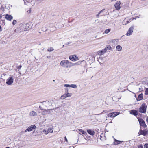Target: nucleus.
I'll return each mask as SVG.
<instances>
[{"label":"nucleus","mask_w":148,"mask_h":148,"mask_svg":"<svg viewBox=\"0 0 148 148\" xmlns=\"http://www.w3.org/2000/svg\"><path fill=\"white\" fill-rule=\"evenodd\" d=\"M41 105L39 106L40 108L42 110H48L52 109V107L51 106L52 104L50 101H45L41 102Z\"/></svg>","instance_id":"obj_1"},{"label":"nucleus","mask_w":148,"mask_h":148,"mask_svg":"<svg viewBox=\"0 0 148 148\" xmlns=\"http://www.w3.org/2000/svg\"><path fill=\"white\" fill-rule=\"evenodd\" d=\"M31 27L29 23H23L20 24L18 29L20 30V32L26 31L29 30Z\"/></svg>","instance_id":"obj_2"},{"label":"nucleus","mask_w":148,"mask_h":148,"mask_svg":"<svg viewBox=\"0 0 148 148\" xmlns=\"http://www.w3.org/2000/svg\"><path fill=\"white\" fill-rule=\"evenodd\" d=\"M76 64V63H73L69 62L68 60H62L60 63V64L62 66L66 68H70Z\"/></svg>","instance_id":"obj_3"},{"label":"nucleus","mask_w":148,"mask_h":148,"mask_svg":"<svg viewBox=\"0 0 148 148\" xmlns=\"http://www.w3.org/2000/svg\"><path fill=\"white\" fill-rule=\"evenodd\" d=\"M147 105L145 103L142 104L141 106L139 108V111L141 113H145L146 112Z\"/></svg>","instance_id":"obj_4"},{"label":"nucleus","mask_w":148,"mask_h":148,"mask_svg":"<svg viewBox=\"0 0 148 148\" xmlns=\"http://www.w3.org/2000/svg\"><path fill=\"white\" fill-rule=\"evenodd\" d=\"M138 119L140 126H142L144 128L146 127L147 126V125H146L144 121L142 118H138Z\"/></svg>","instance_id":"obj_5"},{"label":"nucleus","mask_w":148,"mask_h":148,"mask_svg":"<svg viewBox=\"0 0 148 148\" xmlns=\"http://www.w3.org/2000/svg\"><path fill=\"white\" fill-rule=\"evenodd\" d=\"M148 133V130L146 129L144 130H140L138 134L139 135H142L144 136H146Z\"/></svg>","instance_id":"obj_6"},{"label":"nucleus","mask_w":148,"mask_h":148,"mask_svg":"<svg viewBox=\"0 0 148 148\" xmlns=\"http://www.w3.org/2000/svg\"><path fill=\"white\" fill-rule=\"evenodd\" d=\"M134 29V26H131L129 29L126 34L127 36H130L132 34Z\"/></svg>","instance_id":"obj_7"},{"label":"nucleus","mask_w":148,"mask_h":148,"mask_svg":"<svg viewBox=\"0 0 148 148\" xmlns=\"http://www.w3.org/2000/svg\"><path fill=\"white\" fill-rule=\"evenodd\" d=\"M14 79L12 77H10L7 79L6 83L9 85H11L13 83Z\"/></svg>","instance_id":"obj_8"},{"label":"nucleus","mask_w":148,"mask_h":148,"mask_svg":"<svg viewBox=\"0 0 148 148\" xmlns=\"http://www.w3.org/2000/svg\"><path fill=\"white\" fill-rule=\"evenodd\" d=\"M36 127L35 125H31L27 129H26L25 131V132H27V131L30 132L32 131L33 130L35 129Z\"/></svg>","instance_id":"obj_9"},{"label":"nucleus","mask_w":148,"mask_h":148,"mask_svg":"<svg viewBox=\"0 0 148 148\" xmlns=\"http://www.w3.org/2000/svg\"><path fill=\"white\" fill-rule=\"evenodd\" d=\"M69 58L72 61H75L78 60L77 57L75 55L72 56H69Z\"/></svg>","instance_id":"obj_10"},{"label":"nucleus","mask_w":148,"mask_h":148,"mask_svg":"<svg viewBox=\"0 0 148 148\" xmlns=\"http://www.w3.org/2000/svg\"><path fill=\"white\" fill-rule=\"evenodd\" d=\"M121 3L120 1H117L116 3L114 5L115 7L117 10H119L121 8L120 5L121 4Z\"/></svg>","instance_id":"obj_11"},{"label":"nucleus","mask_w":148,"mask_h":148,"mask_svg":"<svg viewBox=\"0 0 148 148\" xmlns=\"http://www.w3.org/2000/svg\"><path fill=\"white\" fill-rule=\"evenodd\" d=\"M5 18L8 20L11 21L13 19V17L11 15L6 14L5 15Z\"/></svg>","instance_id":"obj_12"},{"label":"nucleus","mask_w":148,"mask_h":148,"mask_svg":"<svg viewBox=\"0 0 148 148\" xmlns=\"http://www.w3.org/2000/svg\"><path fill=\"white\" fill-rule=\"evenodd\" d=\"M130 114L134 116H136L138 114V112L137 110H131Z\"/></svg>","instance_id":"obj_13"},{"label":"nucleus","mask_w":148,"mask_h":148,"mask_svg":"<svg viewBox=\"0 0 148 148\" xmlns=\"http://www.w3.org/2000/svg\"><path fill=\"white\" fill-rule=\"evenodd\" d=\"M143 98V95L142 93L139 94L137 97L136 98V100L138 101H140L142 100Z\"/></svg>","instance_id":"obj_14"},{"label":"nucleus","mask_w":148,"mask_h":148,"mask_svg":"<svg viewBox=\"0 0 148 148\" xmlns=\"http://www.w3.org/2000/svg\"><path fill=\"white\" fill-rule=\"evenodd\" d=\"M29 115L30 116H37V113L34 111H32L30 112Z\"/></svg>","instance_id":"obj_15"},{"label":"nucleus","mask_w":148,"mask_h":148,"mask_svg":"<svg viewBox=\"0 0 148 148\" xmlns=\"http://www.w3.org/2000/svg\"><path fill=\"white\" fill-rule=\"evenodd\" d=\"M87 132L90 135L93 136L95 134V132L93 130H87Z\"/></svg>","instance_id":"obj_16"},{"label":"nucleus","mask_w":148,"mask_h":148,"mask_svg":"<svg viewBox=\"0 0 148 148\" xmlns=\"http://www.w3.org/2000/svg\"><path fill=\"white\" fill-rule=\"evenodd\" d=\"M122 49V47L120 45H118L116 46V49L118 51H121Z\"/></svg>","instance_id":"obj_17"},{"label":"nucleus","mask_w":148,"mask_h":148,"mask_svg":"<svg viewBox=\"0 0 148 148\" xmlns=\"http://www.w3.org/2000/svg\"><path fill=\"white\" fill-rule=\"evenodd\" d=\"M105 53L104 52V51H103V50H102L101 51H99L97 52V53L100 56L102 55L103 54Z\"/></svg>","instance_id":"obj_18"},{"label":"nucleus","mask_w":148,"mask_h":148,"mask_svg":"<svg viewBox=\"0 0 148 148\" xmlns=\"http://www.w3.org/2000/svg\"><path fill=\"white\" fill-rule=\"evenodd\" d=\"M68 97V96L67 95L66 93L65 94H64L63 95H62L61 96L60 98L61 99H63Z\"/></svg>","instance_id":"obj_19"},{"label":"nucleus","mask_w":148,"mask_h":148,"mask_svg":"<svg viewBox=\"0 0 148 148\" xmlns=\"http://www.w3.org/2000/svg\"><path fill=\"white\" fill-rule=\"evenodd\" d=\"M112 118H113L115 117L116 116L118 115V112H114L112 113Z\"/></svg>","instance_id":"obj_20"},{"label":"nucleus","mask_w":148,"mask_h":148,"mask_svg":"<svg viewBox=\"0 0 148 148\" xmlns=\"http://www.w3.org/2000/svg\"><path fill=\"white\" fill-rule=\"evenodd\" d=\"M78 130L81 132L83 134H86V132L85 131L83 130L82 129H79Z\"/></svg>","instance_id":"obj_21"},{"label":"nucleus","mask_w":148,"mask_h":148,"mask_svg":"<svg viewBox=\"0 0 148 148\" xmlns=\"http://www.w3.org/2000/svg\"><path fill=\"white\" fill-rule=\"evenodd\" d=\"M105 10V9H103L101 10L96 15V16L97 18H99V15L102 13V12Z\"/></svg>","instance_id":"obj_22"},{"label":"nucleus","mask_w":148,"mask_h":148,"mask_svg":"<svg viewBox=\"0 0 148 148\" xmlns=\"http://www.w3.org/2000/svg\"><path fill=\"white\" fill-rule=\"evenodd\" d=\"M119 41L118 39H115L114 40H111L110 42L114 43V44H116L115 43V42H117Z\"/></svg>","instance_id":"obj_23"},{"label":"nucleus","mask_w":148,"mask_h":148,"mask_svg":"<svg viewBox=\"0 0 148 148\" xmlns=\"http://www.w3.org/2000/svg\"><path fill=\"white\" fill-rule=\"evenodd\" d=\"M123 25H125L127 24V20L126 19H125L122 22Z\"/></svg>","instance_id":"obj_24"},{"label":"nucleus","mask_w":148,"mask_h":148,"mask_svg":"<svg viewBox=\"0 0 148 148\" xmlns=\"http://www.w3.org/2000/svg\"><path fill=\"white\" fill-rule=\"evenodd\" d=\"M106 49H109L110 50H111L112 49V48L111 47L110 45H108L106 46Z\"/></svg>","instance_id":"obj_25"},{"label":"nucleus","mask_w":148,"mask_h":148,"mask_svg":"<svg viewBox=\"0 0 148 148\" xmlns=\"http://www.w3.org/2000/svg\"><path fill=\"white\" fill-rule=\"evenodd\" d=\"M111 30V29H106L105 30L104 32L106 34H108L110 32Z\"/></svg>","instance_id":"obj_26"},{"label":"nucleus","mask_w":148,"mask_h":148,"mask_svg":"<svg viewBox=\"0 0 148 148\" xmlns=\"http://www.w3.org/2000/svg\"><path fill=\"white\" fill-rule=\"evenodd\" d=\"M121 142V141L118 140V142H114V144L115 145H117L119 144H120Z\"/></svg>","instance_id":"obj_27"},{"label":"nucleus","mask_w":148,"mask_h":148,"mask_svg":"<svg viewBox=\"0 0 148 148\" xmlns=\"http://www.w3.org/2000/svg\"><path fill=\"white\" fill-rule=\"evenodd\" d=\"M70 87L75 88H77V86L75 84H71V85Z\"/></svg>","instance_id":"obj_28"},{"label":"nucleus","mask_w":148,"mask_h":148,"mask_svg":"<svg viewBox=\"0 0 148 148\" xmlns=\"http://www.w3.org/2000/svg\"><path fill=\"white\" fill-rule=\"evenodd\" d=\"M112 113H110L108 114V116L109 117H111L112 118Z\"/></svg>","instance_id":"obj_29"},{"label":"nucleus","mask_w":148,"mask_h":148,"mask_svg":"<svg viewBox=\"0 0 148 148\" xmlns=\"http://www.w3.org/2000/svg\"><path fill=\"white\" fill-rule=\"evenodd\" d=\"M53 50V49L52 47H51L48 49L47 51L49 52H51Z\"/></svg>","instance_id":"obj_30"},{"label":"nucleus","mask_w":148,"mask_h":148,"mask_svg":"<svg viewBox=\"0 0 148 148\" xmlns=\"http://www.w3.org/2000/svg\"><path fill=\"white\" fill-rule=\"evenodd\" d=\"M50 129H48V130H44V131H45V134H47L49 132H50L49 131V130Z\"/></svg>","instance_id":"obj_31"},{"label":"nucleus","mask_w":148,"mask_h":148,"mask_svg":"<svg viewBox=\"0 0 148 148\" xmlns=\"http://www.w3.org/2000/svg\"><path fill=\"white\" fill-rule=\"evenodd\" d=\"M64 86L65 87H70L71 85L65 84Z\"/></svg>","instance_id":"obj_32"},{"label":"nucleus","mask_w":148,"mask_h":148,"mask_svg":"<svg viewBox=\"0 0 148 148\" xmlns=\"http://www.w3.org/2000/svg\"><path fill=\"white\" fill-rule=\"evenodd\" d=\"M17 23V21L16 20H13V22H12V24L13 25H14L15 24H16V23Z\"/></svg>","instance_id":"obj_33"},{"label":"nucleus","mask_w":148,"mask_h":148,"mask_svg":"<svg viewBox=\"0 0 148 148\" xmlns=\"http://www.w3.org/2000/svg\"><path fill=\"white\" fill-rule=\"evenodd\" d=\"M48 110L47 109L46 110H45V111H46V113H47V114H49L50 113V110Z\"/></svg>","instance_id":"obj_34"},{"label":"nucleus","mask_w":148,"mask_h":148,"mask_svg":"<svg viewBox=\"0 0 148 148\" xmlns=\"http://www.w3.org/2000/svg\"><path fill=\"white\" fill-rule=\"evenodd\" d=\"M35 1L38 3H40L41 2L43 1L44 0H35Z\"/></svg>","instance_id":"obj_35"},{"label":"nucleus","mask_w":148,"mask_h":148,"mask_svg":"<svg viewBox=\"0 0 148 148\" xmlns=\"http://www.w3.org/2000/svg\"><path fill=\"white\" fill-rule=\"evenodd\" d=\"M49 129H50L49 130V131L50 132H53V128H49Z\"/></svg>","instance_id":"obj_36"},{"label":"nucleus","mask_w":148,"mask_h":148,"mask_svg":"<svg viewBox=\"0 0 148 148\" xmlns=\"http://www.w3.org/2000/svg\"><path fill=\"white\" fill-rule=\"evenodd\" d=\"M144 148H148V144L147 143L145 144L144 145Z\"/></svg>","instance_id":"obj_37"},{"label":"nucleus","mask_w":148,"mask_h":148,"mask_svg":"<svg viewBox=\"0 0 148 148\" xmlns=\"http://www.w3.org/2000/svg\"><path fill=\"white\" fill-rule=\"evenodd\" d=\"M66 94L68 96V97H71L72 95V94L71 93H66Z\"/></svg>","instance_id":"obj_38"},{"label":"nucleus","mask_w":148,"mask_h":148,"mask_svg":"<svg viewBox=\"0 0 148 148\" xmlns=\"http://www.w3.org/2000/svg\"><path fill=\"white\" fill-rule=\"evenodd\" d=\"M140 16H138L136 17L135 18H132V20H133V19H136L137 18H140Z\"/></svg>","instance_id":"obj_39"},{"label":"nucleus","mask_w":148,"mask_h":148,"mask_svg":"<svg viewBox=\"0 0 148 148\" xmlns=\"http://www.w3.org/2000/svg\"><path fill=\"white\" fill-rule=\"evenodd\" d=\"M138 148H143L142 145H140L138 146Z\"/></svg>","instance_id":"obj_40"},{"label":"nucleus","mask_w":148,"mask_h":148,"mask_svg":"<svg viewBox=\"0 0 148 148\" xmlns=\"http://www.w3.org/2000/svg\"><path fill=\"white\" fill-rule=\"evenodd\" d=\"M103 51H104V52L105 53L108 49H106V48H105L103 49Z\"/></svg>","instance_id":"obj_41"},{"label":"nucleus","mask_w":148,"mask_h":148,"mask_svg":"<svg viewBox=\"0 0 148 148\" xmlns=\"http://www.w3.org/2000/svg\"><path fill=\"white\" fill-rule=\"evenodd\" d=\"M47 114V113H46V111H45L43 112L42 113V114H43V115L45 114Z\"/></svg>","instance_id":"obj_42"},{"label":"nucleus","mask_w":148,"mask_h":148,"mask_svg":"<svg viewBox=\"0 0 148 148\" xmlns=\"http://www.w3.org/2000/svg\"><path fill=\"white\" fill-rule=\"evenodd\" d=\"M22 66L21 65H20L19 66H18L17 67V69H21V67Z\"/></svg>","instance_id":"obj_43"},{"label":"nucleus","mask_w":148,"mask_h":148,"mask_svg":"<svg viewBox=\"0 0 148 148\" xmlns=\"http://www.w3.org/2000/svg\"><path fill=\"white\" fill-rule=\"evenodd\" d=\"M68 93V88L66 89V94Z\"/></svg>","instance_id":"obj_44"},{"label":"nucleus","mask_w":148,"mask_h":148,"mask_svg":"<svg viewBox=\"0 0 148 148\" xmlns=\"http://www.w3.org/2000/svg\"><path fill=\"white\" fill-rule=\"evenodd\" d=\"M64 140L65 141H66V142L68 141L67 139L66 136H65L64 137Z\"/></svg>","instance_id":"obj_45"},{"label":"nucleus","mask_w":148,"mask_h":148,"mask_svg":"<svg viewBox=\"0 0 148 148\" xmlns=\"http://www.w3.org/2000/svg\"><path fill=\"white\" fill-rule=\"evenodd\" d=\"M130 20H131V19H129H129L127 20V24L129 23V21Z\"/></svg>","instance_id":"obj_46"},{"label":"nucleus","mask_w":148,"mask_h":148,"mask_svg":"<svg viewBox=\"0 0 148 148\" xmlns=\"http://www.w3.org/2000/svg\"><path fill=\"white\" fill-rule=\"evenodd\" d=\"M114 142H118V140H117L116 139L114 138Z\"/></svg>","instance_id":"obj_47"},{"label":"nucleus","mask_w":148,"mask_h":148,"mask_svg":"<svg viewBox=\"0 0 148 148\" xmlns=\"http://www.w3.org/2000/svg\"><path fill=\"white\" fill-rule=\"evenodd\" d=\"M2 31V28H1V25H0V32Z\"/></svg>","instance_id":"obj_48"},{"label":"nucleus","mask_w":148,"mask_h":148,"mask_svg":"<svg viewBox=\"0 0 148 148\" xmlns=\"http://www.w3.org/2000/svg\"><path fill=\"white\" fill-rule=\"evenodd\" d=\"M2 16V15L0 14V18H1Z\"/></svg>","instance_id":"obj_49"},{"label":"nucleus","mask_w":148,"mask_h":148,"mask_svg":"<svg viewBox=\"0 0 148 148\" xmlns=\"http://www.w3.org/2000/svg\"><path fill=\"white\" fill-rule=\"evenodd\" d=\"M146 93L147 94H148V91L147 90H146Z\"/></svg>","instance_id":"obj_50"},{"label":"nucleus","mask_w":148,"mask_h":148,"mask_svg":"<svg viewBox=\"0 0 148 148\" xmlns=\"http://www.w3.org/2000/svg\"><path fill=\"white\" fill-rule=\"evenodd\" d=\"M28 11H29V13H30V12H31V10H30V9L29 10H28Z\"/></svg>","instance_id":"obj_51"},{"label":"nucleus","mask_w":148,"mask_h":148,"mask_svg":"<svg viewBox=\"0 0 148 148\" xmlns=\"http://www.w3.org/2000/svg\"><path fill=\"white\" fill-rule=\"evenodd\" d=\"M14 32H16V29H15L14 30Z\"/></svg>","instance_id":"obj_52"},{"label":"nucleus","mask_w":148,"mask_h":148,"mask_svg":"<svg viewBox=\"0 0 148 148\" xmlns=\"http://www.w3.org/2000/svg\"><path fill=\"white\" fill-rule=\"evenodd\" d=\"M5 148H10L9 147H7Z\"/></svg>","instance_id":"obj_53"},{"label":"nucleus","mask_w":148,"mask_h":148,"mask_svg":"<svg viewBox=\"0 0 148 148\" xmlns=\"http://www.w3.org/2000/svg\"><path fill=\"white\" fill-rule=\"evenodd\" d=\"M3 75H4V76L5 75L4 74H2Z\"/></svg>","instance_id":"obj_54"},{"label":"nucleus","mask_w":148,"mask_h":148,"mask_svg":"<svg viewBox=\"0 0 148 148\" xmlns=\"http://www.w3.org/2000/svg\"><path fill=\"white\" fill-rule=\"evenodd\" d=\"M53 81L54 82L55 80H53Z\"/></svg>","instance_id":"obj_55"},{"label":"nucleus","mask_w":148,"mask_h":148,"mask_svg":"<svg viewBox=\"0 0 148 148\" xmlns=\"http://www.w3.org/2000/svg\"><path fill=\"white\" fill-rule=\"evenodd\" d=\"M64 45H63V47H64Z\"/></svg>","instance_id":"obj_56"}]
</instances>
